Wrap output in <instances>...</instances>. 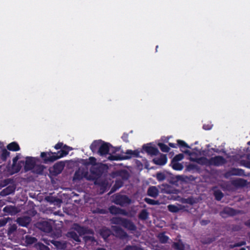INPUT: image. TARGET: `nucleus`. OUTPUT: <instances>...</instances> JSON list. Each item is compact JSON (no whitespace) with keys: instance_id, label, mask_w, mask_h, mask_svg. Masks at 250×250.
I'll return each instance as SVG.
<instances>
[{"instance_id":"nucleus-7","label":"nucleus","mask_w":250,"mask_h":250,"mask_svg":"<svg viewBox=\"0 0 250 250\" xmlns=\"http://www.w3.org/2000/svg\"><path fill=\"white\" fill-rule=\"evenodd\" d=\"M111 229L114 233L116 237L121 239H126L128 237L127 233L120 227L116 226H112Z\"/></svg>"},{"instance_id":"nucleus-37","label":"nucleus","mask_w":250,"mask_h":250,"mask_svg":"<svg viewBox=\"0 0 250 250\" xmlns=\"http://www.w3.org/2000/svg\"><path fill=\"white\" fill-rule=\"evenodd\" d=\"M123 186V182L121 180H117L115 182V183L113 187H112L111 190L112 191H115L116 189L120 188Z\"/></svg>"},{"instance_id":"nucleus-61","label":"nucleus","mask_w":250,"mask_h":250,"mask_svg":"<svg viewBox=\"0 0 250 250\" xmlns=\"http://www.w3.org/2000/svg\"><path fill=\"white\" fill-rule=\"evenodd\" d=\"M19 158L18 157H15L14 158H13V164H12V167H14L15 165L16 164V163H17L18 161L19 160Z\"/></svg>"},{"instance_id":"nucleus-31","label":"nucleus","mask_w":250,"mask_h":250,"mask_svg":"<svg viewBox=\"0 0 250 250\" xmlns=\"http://www.w3.org/2000/svg\"><path fill=\"white\" fill-rule=\"evenodd\" d=\"M213 195L217 201H220L224 197L223 193L219 189L214 191Z\"/></svg>"},{"instance_id":"nucleus-19","label":"nucleus","mask_w":250,"mask_h":250,"mask_svg":"<svg viewBox=\"0 0 250 250\" xmlns=\"http://www.w3.org/2000/svg\"><path fill=\"white\" fill-rule=\"evenodd\" d=\"M102 142V140H95L92 142L90 146V148L93 153H97L98 154V151L99 150Z\"/></svg>"},{"instance_id":"nucleus-27","label":"nucleus","mask_w":250,"mask_h":250,"mask_svg":"<svg viewBox=\"0 0 250 250\" xmlns=\"http://www.w3.org/2000/svg\"><path fill=\"white\" fill-rule=\"evenodd\" d=\"M149 217V212L146 209H142L138 214V218L142 221L146 220Z\"/></svg>"},{"instance_id":"nucleus-55","label":"nucleus","mask_w":250,"mask_h":250,"mask_svg":"<svg viewBox=\"0 0 250 250\" xmlns=\"http://www.w3.org/2000/svg\"><path fill=\"white\" fill-rule=\"evenodd\" d=\"M213 125L210 124H204L203 125V128L206 130H208L212 128Z\"/></svg>"},{"instance_id":"nucleus-38","label":"nucleus","mask_w":250,"mask_h":250,"mask_svg":"<svg viewBox=\"0 0 250 250\" xmlns=\"http://www.w3.org/2000/svg\"><path fill=\"white\" fill-rule=\"evenodd\" d=\"M172 167L173 169L176 170H182L184 168L182 164L176 162H172Z\"/></svg>"},{"instance_id":"nucleus-63","label":"nucleus","mask_w":250,"mask_h":250,"mask_svg":"<svg viewBox=\"0 0 250 250\" xmlns=\"http://www.w3.org/2000/svg\"><path fill=\"white\" fill-rule=\"evenodd\" d=\"M245 225L250 228V219L246 221L244 223Z\"/></svg>"},{"instance_id":"nucleus-59","label":"nucleus","mask_w":250,"mask_h":250,"mask_svg":"<svg viewBox=\"0 0 250 250\" xmlns=\"http://www.w3.org/2000/svg\"><path fill=\"white\" fill-rule=\"evenodd\" d=\"M210 222L209 220H202L200 222V224L202 226L207 225Z\"/></svg>"},{"instance_id":"nucleus-60","label":"nucleus","mask_w":250,"mask_h":250,"mask_svg":"<svg viewBox=\"0 0 250 250\" xmlns=\"http://www.w3.org/2000/svg\"><path fill=\"white\" fill-rule=\"evenodd\" d=\"M19 158L18 157H15L14 158H13V164H12V167H14L15 165L16 164V163H17L18 161L19 160Z\"/></svg>"},{"instance_id":"nucleus-57","label":"nucleus","mask_w":250,"mask_h":250,"mask_svg":"<svg viewBox=\"0 0 250 250\" xmlns=\"http://www.w3.org/2000/svg\"><path fill=\"white\" fill-rule=\"evenodd\" d=\"M39 248L40 250H50L49 247L43 244L39 245Z\"/></svg>"},{"instance_id":"nucleus-1","label":"nucleus","mask_w":250,"mask_h":250,"mask_svg":"<svg viewBox=\"0 0 250 250\" xmlns=\"http://www.w3.org/2000/svg\"><path fill=\"white\" fill-rule=\"evenodd\" d=\"M72 150L71 147L64 145L63 147L57 152H53L51 151L42 152L40 156L44 164H49L66 156Z\"/></svg>"},{"instance_id":"nucleus-15","label":"nucleus","mask_w":250,"mask_h":250,"mask_svg":"<svg viewBox=\"0 0 250 250\" xmlns=\"http://www.w3.org/2000/svg\"><path fill=\"white\" fill-rule=\"evenodd\" d=\"M31 219L30 217L23 216L19 217L17 219V223L21 226L27 227L30 223Z\"/></svg>"},{"instance_id":"nucleus-62","label":"nucleus","mask_w":250,"mask_h":250,"mask_svg":"<svg viewBox=\"0 0 250 250\" xmlns=\"http://www.w3.org/2000/svg\"><path fill=\"white\" fill-rule=\"evenodd\" d=\"M186 202L187 203L189 204L190 205H192L193 204V199L191 198H188L186 199Z\"/></svg>"},{"instance_id":"nucleus-32","label":"nucleus","mask_w":250,"mask_h":250,"mask_svg":"<svg viewBox=\"0 0 250 250\" xmlns=\"http://www.w3.org/2000/svg\"><path fill=\"white\" fill-rule=\"evenodd\" d=\"M172 247L177 250H184V245L181 240L178 242H174L172 244Z\"/></svg>"},{"instance_id":"nucleus-28","label":"nucleus","mask_w":250,"mask_h":250,"mask_svg":"<svg viewBox=\"0 0 250 250\" xmlns=\"http://www.w3.org/2000/svg\"><path fill=\"white\" fill-rule=\"evenodd\" d=\"M67 236L68 237L73 239L74 241L77 242H81L79 236L74 231H70L67 232Z\"/></svg>"},{"instance_id":"nucleus-30","label":"nucleus","mask_w":250,"mask_h":250,"mask_svg":"<svg viewBox=\"0 0 250 250\" xmlns=\"http://www.w3.org/2000/svg\"><path fill=\"white\" fill-rule=\"evenodd\" d=\"M16 208L15 207H13L11 206H6L3 208V211L5 213H7L10 214H13L16 213Z\"/></svg>"},{"instance_id":"nucleus-18","label":"nucleus","mask_w":250,"mask_h":250,"mask_svg":"<svg viewBox=\"0 0 250 250\" xmlns=\"http://www.w3.org/2000/svg\"><path fill=\"white\" fill-rule=\"evenodd\" d=\"M177 144L169 143L168 146L172 148H177L178 146L180 148H190L189 146L184 141L181 140H177Z\"/></svg>"},{"instance_id":"nucleus-46","label":"nucleus","mask_w":250,"mask_h":250,"mask_svg":"<svg viewBox=\"0 0 250 250\" xmlns=\"http://www.w3.org/2000/svg\"><path fill=\"white\" fill-rule=\"evenodd\" d=\"M125 250H143V249L137 246L127 245L125 247Z\"/></svg>"},{"instance_id":"nucleus-42","label":"nucleus","mask_w":250,"mask_h":250,"mask_svg":"<svg viewBox=\"0 0 250 250\" xmlns=\"http://www.w3.org/2000/svg\"><path fill=\"white\" fill-rule=\"evenodd\" d=\"M144 201L146 202L147 204L151 205H156L159 204L158 201L151 199L150 198L147 197L144 199Z\"/></svg>"},{"instance_id":"nucleus-20","label":"nucleus","mask_w":250,"mask_h":250,"mask_svg":"<svg viewBox=\"0 0 250 250\" xmlns=\"http://www.w3.org/2000/svg\"><path fill=\"white\" fill-rule=\"evenodd\" d=\"M46 168L45 166L44 165L39 164V165H36V164L35 165V167L32 169V172L33 173L38 174V175H42L43 171L44 169Z\"/></svg>"},{"instance_id":"nucleus-39","label":"nucleus","mask_w":250,"mask_h":250,"mask_svg":"<svg viewBox=\"0 0 250 250\" xmlns=\"http://www.w3.org/2000/svg\"><path fill=\"white\" fill-rule=\"evenodd\" d=\"M53 244L57 248V249L60 250L64 249L66 247V245L65 243L60 241H54Z\"/></svg>"},{"instance_id":"nucleus-4","label":"nucleus","mask_w":250,"mask_h":250,"mask_svg":"<svg viewBox=\"0 0 250 250\" xmlns=\"http://www.w3.org/2000/svg\"><path fill=\"white\" fill-rule=\"evenodd\" d=\"M25 159L24 163V169L25 172L32 170L35 167L36 162L39 161V159L38 157L27 156L25 158Z\"/></svg>"},{"instance_id":"nucleus-9","label":"nucleus","mask_w":250,"mask_h":250,"mask_svg":"<svg viewBox=\"0 0 250 250\" xmlns=\"http://www.w3.org/2000/svg\"><path fill=\"white\" fill-rule=\"evenodd\" d=\"M110 146H111V145L110 143L102 141L99 150L98 151V154L101 156L106 155L110 151Z\"/></svg>"},{"instance_id":"nucleus-50","label":"nucleus","mask_w":250,"mask_h":250,"mask_svg":"<svg viewBox=\"0 0 250 250\" xmlns=\"http://www.w3.org/2000/svg\"><path fill=\"white\" fill-rule=\"evenodd\" d=\"M119 214H121L125 216H131L128 212L126 211L125 209L120 208Z\"/></svg>"},{"instance_id":"nucleus-44","label":"nucleus","mask_w":250,"mask_h":250,"mask_svg":"<svg viewBox=\"0 0 250 250\" xmlns=\"http://www.w3.org/2000/svg\"><path fill=\"white\" fill-rule=\"evenodd\" d=\"M17 226L16 225V224H13V225H11L9 228H8V229H7V233L8 234H11L12 233H13L16 230H17Z\"/></svg>"},{"instance_id":"nucleus-64","label":"nucleus","mask_w":250,"mask_h":250,"mask_svg":"<svg viewBox=\"0 0 250 250\" xmlns=\"http://www.w3.org/2000/svg\"><path fill=\"white\" fill-rule=\"evenodd\" d=\"M211 150H212L214 152H215L216 153H219L220 152V150L217 148H211Z\"/></svg>"},{"instance_id":"nucleus-49","label":"nucleus","mask_w":250,"mask_h":250,"mask_svg":"<svg viewBox=\"0 0 250 250\" xmlns=\"http://www.w3.org/2000/svg\"><path fill=\"white\" fill-rule=\"evenodd\" d=\"M87 164H90L92 166H96V159L94 157H90L88 158V163Z\"/></svg>"},{"instance_id":"nucleus-51","label":"nucleus","mask_w":250,"mask_h":250,"mask_svg":"<svg viewBox=\"0 0 250 250\" xmlns=\"http://www.w3.org/2000/svg\"><path fill=\"white\" fill-rule=\"evenodd\" d=\"M9 219V218H4L0 219V228L5 226L7 224L8 220Z\"/></svg>"},{"instance_id":"nucleus-5","label":"nucleus","mask_w":250,"mask_h":250,"mask_svg":"<svg viewBox=\"0 0 250 250\" xmlns=\"http://www.w3.org/2000/svg\"><path fill=\"white\" fill-rule=\"evenodd\" d=\"M65 163L64 162H58L55 163L52 168H50L49 172L53 176H56L62 172Z\"/></svg>"},{"instance_id":"nucleus-56","label":"nucleus","mask_w":250,"mask_h":250,"mask_svg":"<svg viewBox=\"0 0 250 250\" xmlns=\"http://www.w3.org/2000/svg\"><path fill=\"white\" fill-rule=\"evenodd\" d=\"M64 145H63V143L62 142H59L57 144H56L54 146V148L58 150V149H61L63 147V146Z\"/></svg>"},{"instance_id":"nucleus-54","label":"nucleus","mask_w":250,"mask_h":250,"mask_svg":"<svg viewBox=\"0 0 250 250\" xmlns=\"http://www.w3.org/2000/svg\"><path fill=\"white\" fill-rule=\"evenodd\" d=\"M122 140L125 143H128V134L124 133L122 136Z\"/></svg>"},{"instance_id":"nucleus-29","label":"nucleus","mask_w":250,"mask_h":250,"mask_svg":"<svg viewBox=\"0 0 250 250\" xmlns=\"http://www.w3.org/2000/svg\"><path fill=\"white\" fill-rule=\"evenodd\" d=\"M24 161H19L18 163H16L14 167H12V170L15 173L19 172L21 170L22 167V166L24 165Z\"/></svg>"},{"instance_id":"nucleus-47","label":"nucleus","mask_w":250,"mask_h":250,"mask_svg":"<svg viewBox=\"0 0 250 250\" xmlns=\"http://www.w3.org/2000/svg\"><path fill=\"white\" fill-rule=\"evenodd\" d=\"M184 156L182 153L177 154L174 157L173 159H172V162H178V161H181L184 158Z\"/></svg>"},{"instance_id":"nucleus-41","label":"nucleus","mask_w":250,"mask_h":250,"mask_svg":"<svg viewBox=\"0 0 250 250\" xmlns=\"http://www.w3.org/2000/svg\"><path fill=\"white\" fill-rule=\"evenodd\" d=\"M231 175H242L243 174L244 171L241 169L233 168L230 171Z\"/></svg>"},{"instance_id":"nucleus-25","label":"nucleus","mask_w":250,"mask_h":250,"mask_svg":"<svg viewBox=\"0 0 250 250\" xmlns=\"http://www.w3.org/2000/svg\"><path fill=\"white\" fill-rule=\"evenodd\" d=\"M87 174V172L84 174V173L82 171H80V170H77L75 171L74 175L73 176V180H81L83 177H85L86 175Z\"/></svg>"},{"instance_id":"nucleus-12","label":"nucleus","mask_w":250,"mask_h":250,"mask_svg":"<svg viewBox=\"0 0 250 250\" xmlns=\"http://www.w3.org/2000/svg\"><path fill=\"white\" fill-rule=\"evenodd\" d=\"M149 145H144L142 147L143 150L152 156L158 154L159 152L158 149L156 147L149 146Z\"/></svg>"},{"instance_id":"nucleus-16","label":"nucleus","mask_w":250,"mask_h":250,"mask_svg":"<svg viewBox=\"0 0 250 250\" xmlns=\"http://www.w3.org/2000/svg\"><path fill=\"white\" fill-rule=\"evenodd\" d=\"M74 226L75 230H76L80 236L89 233L90 229H88L87 228L82 227L77 224H75Z\"/></svg>"},{"instance_id":"nucleus-36","label":"nucleus","mask_w":250,"mask_h":250,"mask_svg":"<svg viewBox=\"0 0 250 250\" xmlns=\"http://www.w3.org/2000/svg\"><path fill=\"white\" fill-rule=\"evenodd\" d=\"M158 145L162 152H168L170 150V148L163 143H159Z\"/></svg>"},{"instance_id":"nucleus-33","label":"nucleus","mask_w":250,"mask_h":250,"mask_svg":"<svg viewBox=\"0 0 250 250\" xmlns=\"http://www.w3.org/2000/svg\"><path fill=\"white\" fill-rule=\"evenodd\" d=\"M118 175L124 180H127L129 176L128 172L126 170L119 171Z\"/></svg>"},{"instance_id":"nucleus-14","label":"nucleus","mask_w":250,"mask_h":250,"mask_svg":"<svg viewBox=\"0 0 250 250\" xmlns=\"http://www.w3.org/2000/svg\"><path fill=\"white\" fill-rule=\"evenodd\" d=\"M167 157L166 154H161L159 157H156L154 158L152 160V162L154 164L159 165V166H164L167 162Z\"/></svg>"},{"instance_id":"nucleus-8","label":"nucleus","mask_w":250,"mask_h":250,"mask_svg":"<svg viewBox=\"0 0 250 250\" xmlns=\"http://www.w3.org/2000/svg\"><path fill=\"white\" fill-rule=\"evenodd\" d=\"M132 150L128 149L126 151V154L129 155L130 156L127 155H121L119 154L117 155H112L110 154L109 156L108 157V159L110 161H119V160H126L131 158V156H132Z\"/></svg>"},{"instance_id":"nucleus-17","label":"nucleus","mask_w":250,"mask_h":250,"mask_svg":"<svg viewBox=\"0 0 250 250\" xmlns=\"http://www.w3.org/2000/svg\"><path fill=\"white\" fill-rule=\"evenodd\" d=\"M233 186L238 188H244L248 185V182L246 180L242 178L235 179L232 182Z\"/></svg>"},{"instance_id":"nucleus-24","label":"nucleus","mask_w":250,"mask_h":250,"mask_svg":"<svg viewBox=\"0 0 250 250\" xmlns=\"http://www.w3.org/2000/svg\"><path fill=\"white\" fill-rule=\"evenodd\" d=\"M14 191L15 188L13 187L8 186L0 191V195L5 196L13 193Z\"/></svg>"},{"instance_id":"nucleus-23","label":"nucleus","mask_w":250,"mask_h":250,"mask_svg":"<svg viewBox=\"0 0 250 250\" xmlns=\"http://www.w3.org/2000/svg\"><path fill=\"white\" fill-rule=\"evenodd\" d=\"M157 238L159 242L162 244H166L167 243L169 238L168 236L166 235L165 232H160L158 234Z\"/></svg>"},{"instance_id":"nucleus-22","label":"nucleus","mask_w":250,"mask_h":250,"mask_svg":"<svg viewBox=\"0 0 250 250\" xmlns=\"http://www.w3.org/2000/svg\"><path fill=\"white\" fill-rule=\"evenodd\" d=\"M197 162L201 165H204L208 167L210 166V158L208 159L205 157H201L197 159Z\"/></svg>"},{"instance_id":"nucleus-2","label":"nucleus","mask_w":250,"mask_h":250,"mask_svg":"<svg viewBox=\"0 0 250 250\" xmlns=\"http://www.w3.org/2000/svg\"><path fill=\"white\" fill-rule=\"evenodd\" d=\"M112 224L122 226L124 228L130 231H135L137 227L132 220L126 218L121 217H113L110 219Z\"/></svg>"},{"instance_id":"nucleus-11","label":"nucleus","mask_w":250,"mask_h":250,"mask_svg":"<svg viewBox=\"0 0 250 250\" xmlns=\"http://www.w3.org/2000/svg\"><path fill=\"white\" fill-rule=\"evenodd\" d=\"M237 213L236 210L230 207H225L220 213V215L223 218H226L228 216H233Z\"/></svg>"},{"instance_id":"nucleus-40","label":"nucleus","mask_w":250,"mask_h":250,"mask_svg":"<svg viewBox=\"0 0 250 250\" xmlns=\"http://www.w3.org/2000/svg\"><path fill=\"white\" fill-rule=\"evenodd\" d=\"M10 155V152L8 151L6 149H3L2 150L1 154V159L3 161H6L8 157Z\"/></svg>"},{"instance_id":"nucleus-35","label":"nucleus","mask_w":250,"mask_h":250,"mask_svg":"<svg viewBox=\"0 0 250 250\" xmlns=\"http://www.w3.org/2000/svg\"><path fill=\"white\" fill-rule=\"evenodd\" d=\"M119 209L120 208L114 205L111 206L108 208L109 212L113 215L119 214Z\"/></svg>"},{"instance_id":"nucleus-34","label":"nucleus","mask_w":250,"mask_h":250,"mask_svg":"<svg viewBox=\"0 0 250 250\" xmlns=\"http://www.w3.org/2000/svg\"><path fill=\"white\" fill-rule=\"evenodd\" d=\"M37 239L35 237L30 235H26L25 237V242L27 245H31L35 243Z\"/></svg>"},{"instance_id":"nucleus-45","label":"nucleus","mask_w":250,"mask_h":250,"mask_svg":"<svg viewBox=\"0 0 250 250\" xmlns=\"http://www.w3.org/2000/svg\"><path fill=\"white\" fill-rule=\"evenodd\" d=\"M167 208L170 212L173 213L178 212L179 210V208L177 206L173 205H169L167 206Z\"/></svg>"},{"instance_id":"nucleus-6","label":"nucleus","mask_w":250,"mask_h":250,"mask_svg":"<svg viewBox=\"0 0 250 250\" xmlns=\"http://www.w3.org/2000/svg\"><path fill=\"white\" fill-rule=\"evenodd\" d=\"M114 202L116 205L124 206L125 204H129L131 203L130 199L125 195H116L114 198Z\"/></svg>"},{"instance_id":"nucleus-26","label":"nucleus","mask_w":250,"mask_h":250,"mask_svg":"<svg viewBox=\"0 0 250 250\" xmlns=\"http://www.w3.org/2000/svg\"><path fill=\"white\" fill-rule=\"evenodd\" d=\"M7 148L10 151H17L20 150V147L16 142H13L7 146Z\"/></svg>"},{"instance_id":"nucleus-58","label":"nucleus","mask_w":250,"mask_h":250,"mask_svg":"<svg viewBox=\"0 0 250 250\" xmlns=\"http://www.w3.org/2000/svg\"><path fill=\"white\" fill-rule=\"evenodd\" d=\"M132 156L134 157H139L140 151L138 150H132Z\"/></svg>"},{"instance_id":"nucleus-53","label":"nucleus","mask_w":250,"mask_h":250,"mask_svg":"<svg viewBox=\"0 0 250 250\" xmlns=\"http://www.w3.org/2000/svg\"><path fill=\"white\" fill-rule=\"evenodd\" d=\"M94 181V184L95 185H98L100 186H102V187H105V186H106V183L104 181H101L100 182L98 179V180H96Z\"/></svg>"},{"instance_id":"nucleus-10","label":"nucleus","mask_w":250,"mask_h":250,"mask_svg":"<svg viewBox=\"0 0 250 250\" xmlns=\"http://www.w3.org/2000/svg\"><path fill=\"white\" fill-rule=\"evenodd\" d=\"M226 160L222 156H215L210 158V166L220 167L226 163Z\"/></svg>"},{"instance_id":"nucleus-13","label":"nucleus","mask_w":250,"mask_h":250,"mask_svg":"<svg viewBox=\"0 0 250 250\" xmlns=\"http://www.w3.org/2000/svg\"><path fill=\"white\" fill-rule=\"evenodd\" d=\"M38 228L42 231L51 232L52 230V227L51 224L47 221H42L38 224Z\"/></svg>"},{"instance_id":"nucleus-3","label":"nucleus","mask_w":250,"mask_h":250,"mask_svg":"<svg viewBox=\"0 0 250 250\" xmlns=\"http://www.w3.org/2000/svg\"><path fill=\"white\" fill-rule=\"evenodd\" d=\"M104 167L102 164L92 166L90 169V174L86 177L87 180L95 181L102 176L104 173Z\"/></svg>"},{"instance_id":"nucleus-21","label":"nucleus","mask_w":250,"mask_h":250,"mask_svg":"<svg viewBox=\"0 0 250 250\" xmlns=\"http://www.w3.org/2000/svg\"><path fill=\"white\" fill-rule=\"evenodd\" d=\"M147 194L150 197L155 198L158 195L159 191L155 186H151L148 188Z\"/></svg>"},{"instance_id":"nucleus-52","label":"nucleus","mask_w":250,"mask_h":250,"mask_svg":"<svg viewBox=\"0 0 250 250\" xmlns=\"http://www.w3.org/2000/svg\"><path fill=\"white\" fill-rule=\"evenodd\" d=\"M120 150V147H113L112 145L110 147V151L111 154H115L117 152H118Z\"/></svg>"},{"instance_id":"nucleus-48","label":"nucleus","mask_w":250,"mask_h":250,"mask_svg":"<svg viewBox=\"0 0 250 250\" xmlns=\"http://www.w3.org/2000/svg\"><path fill=\"white\" fill-rule=\"evenodd\" d=\"M156 178L159 181H163L166 179V175L162 172H158L156 174Z\"/></svg>"},{"instance_id":"nucleus-43","label":"nucleus","mask_w":250,"mask_h":250,"mask_svg":"<svg viewBox=\"0 0 250 250\" xmlns=\"http://www.w3.org/2000/svg\"><path fill=\"white\" fill-rule=\"evenodd\" d=\"M246 244V242L244 241H242L237 243H235L234 244H230L229 245V248L230 249H233L235 247H241L242 246H244Z\"/></svg>"}]
</instances>
